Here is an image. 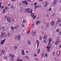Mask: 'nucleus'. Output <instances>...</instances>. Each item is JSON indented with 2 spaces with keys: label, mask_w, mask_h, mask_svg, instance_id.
<instances>
[{
  "label": "nucleus",
  "mask_w": 61,
  "mask_h": 61,
  "mask_svg": "<svg viewBox=\"0 0 61 61\" xmlns=\"http://www.w3.org/2000/svg\"><path fill=\"white\" fill-rule=\"evenodd\" d=\"M56 0H54L53 1V5H55V4H56Z\"/></svg>",
  "instance_id": "412c9836"
},
{
  "label": "nucleus",
  "mask_w": 61,
  "mask_h": 61,
  "mask_svg": "<svg viewBox=\"0 0 61 61\" xmlns=\"http://www.w3.org/2000/svg\"><path fill=\"white\" fill-rule=\"evenodd\" d=\"M32 11H33V10H30V14H31V16L33 17L34 16V14L32 12Z\"/></svg>",
  "instance_id": "423d86ee"
},
{
  "label": "nucleus",
  "mask_w": 61,
  "mask_h": 61,
  "mask_svg": "<svg viewBox=\"0 0 61 61\" xmlns=\"http://www.w3.org/2000/svg\"><path fill=\"white\" fill-rule=\"evenodd\" d=\"M11 28L12 30H14L15 29V27H13L12 26H11Z\"/></svg>",
  "instance_id": "393cba45"
},
{
  "label": "nucleus",
  "mask_w": 61,
  "mask_h": 61,
  "mask_svg": "<svg viewBox=\"0 0 61 61\" xmlns=\"http://www.w3.org/2000/svg\"><path fill=\"white\" fill-rule=\"evenodd\" d=\"M36 15L35 16H33V19H35L36 18Z\"/></svg>",
  "instance_id": "a878e982"
},
{
  "label": "nucleus",
  "mask_w": 61,
  "mask_h": 61,
  "mask_svg": "<svg viewBox=\"0 0 61 61\" xmlns=\"http://www.w3.org/2000/svg\"><path fill=\"white\" fill-rule=\"evenodd\" d=\"M14 8V6L13 5H12L11 7V8H12V9H13Z\"/></svg>",
  "instance_id": "a19ab883"
},
{
  "label": "nucleus",
  "mask_w": 61,
  "mask_h": 61,
  "mask_svg": "<svg viewBox=\"0 0 61 61\" xmlns=\"http://www.w3.org/2000/svg\"><path fill=\"white\" fill-rule=\"evenodd\" d=\"M39 1L40 2H41V1H42V0H39Z\"/></svg>",
  "instance_id": "338daca9"
},
{
  "label": "nucleus",
  "mask_w": 61,
  "mask_h": 61,
  "mask_svg": "<svg viewBox=\"0 0 61 61\" xmlns=\"http://www.w3.org/2000/svg\"><path fill=\"white\" fill-rule=\"evenodd\" d=\"M2 28L3 31L5 30V28L4 27H2Z\"/></svg>",
  "instance_id": "473e14b6"
},
{
  "label": "nucleus",
  "mask_w": 61,
  "mask_h": 61,
  "mask_svg": "<svg viewBox=\"0 0 61 61\" xmlns=\"http://www.w3.org/2000/svg\"><path fill=\"white\" fill-rule=\"evenodd\" d=\"M27 0H25L23 1L22 3L23 4H25L26 5H28V3L27 2Z\"/></svg>",
  "instance_id": "1a4fd4ad"
},
{
  "label": "nucleus",
  "mask_w": 61,
  "mask_h": 61,
  "mask_svg": "<svg viewBox=\"0 0 61 61\" xmlns=\"http://www.w3.org/2000/svg\"><path fill=\"white\" fill-rule=\"evenodd\" d=\"M10 58H13V57H14V56L13 55L11 54H10Z\"/></svg>",
  "instance_id": "4468645a"
},
{
  "label": "nucleus",
  "mask_w": 61,
  "mask_h": 61,
  "mask_svg": "<svg viewBox=\"0 0 61 61\" xmlns=\"http://www.w3.org/2000/svg\"><path fill=\"white\" fill-rule=\"evenodd\" d=\"M17 61H23V60L22 59H20L19 57H18L17 59Z\"/></svg>",
  "instance_id": "2eb2a0df"
},
{
  "label": "nucleus",
  "mask_w": 61,
  "mask_h": 61,
  "mask_svg": "<svg viewBox=\"0 0 61 61\" xmlns=\"http://www.w3.org/2000/svg\"><path fill=\"white\" fill-rule=\"evenodd\" d=\"M36 43H37V47H38V46H39V41H38V40H37L36 41Z\"/></svg>",
  "instance_id": "f8f14e48"
},
{
  "label": "nucleus",
  "mask_w": 61,
  "mask_h": 61,
  "mask_svg": "<svg viewBox=\"0 0 61 61\" xmlns=\"http://www.w3.org/2000/svg\"><path fill=\"white\" fill-rule=\"evenodd\" d=\"M36 34V32L35 31H33L32 33V34L33 36H35Z\"/></svg>",
  "instance_id": "6e6552de"
},
{
  "label": "nucleus",
  "mask_w": 61,
  "mask_h": 61,
  "mask_svg": "<svg viewBox=\"0 0 61 61\" xmlns=\"http://www.w3.org/2000/svg\"><path fill=\"white\" fill-rule=\"evenodd\" d=\"M5 41V39H4L3 40H2L1 41V42H0L1 45H3V44L4 43Z\"/></svg>",
  "instance_id": "0eeeda50"
},
{
  "label": "nucleus",
  "mask_w": 61,
  "mask_h": 61,
  "mask_svg": "<svg viewBox=\"0 0 61 61\" xmlns=\"http://www.w3.org/2000/svg\"><path fill=\"white\" fill-rule=\"evenodd\" d=\"M34 6H35V5H37V3H36V2H35L34 3Z\"/></svg>",
  "instance_id": "4c0bfd02"
},
{
  "label": "nucleus",
  "mask_w": 61,
  "mask_h": 61,
  "mask_svg": "<svg viewBox=\"0 0 61 61\" xmlns=\"http://www.w3.org/2000/svg\"><path fill=\"white\" fill-rule=\"evenodd\" d=\"M44 43H46V40H44Z\"/></svg>",
  "instance_id": "c03bdc74"
},
{
  "label": "nucleus",
  "mask_w": 61,
  "mask_h": 61,
  "mask_svg": "<svg viewBox=\"0 0 61 61\" xmlns=\"http://www.w3.org/2000/svg\"><path fill=\"white\" fill-rule=\"evenodd\" d=\"M30 30H29V31H28L27 34H29V33H30Z\"/></svg>",
  "instance_id": "79ce46f5"
},
{
  "label": "nucleus",
  "mask_w": 61,
  "mask_h": 61,
  "mask_svg": "<svg viewBox=\"0 0 61 61\" xmlns=\"http://www.w3.org/2000/svg\"><path fill=\"white\" fill-rule=\"evenodd\" d=\"M40 6H37V7L38 8H40Z\"/></svg>",
  "instance_id": "e2e57ef3"
},
{
  "label": "nucleus",
  "mask_w": 61,
  "mask_h": 61,
  "mask_svg": "<svg viewBox=\"0 0 61 61\" xmlns=\"http://www.w3.org/2000/svg\"><path fill=\"white\" fill-rule=\"evenodd\" d=\"M4 6H3L2 5L0 7V8H1L2 9L3 8H4Z\"/></svg>",
  "instance_id": "2f4dec72"
},
{
  "label": "nucleus",
  "mask_w": 61,
  "mask_h": 61,
  "mask_svg": "<svg viewBox=\"0 0 61 61\" xmlns=\"http://www.w3.org/2000/svg\"><path fill=\"white\" fill-rule=\"evenodd\" d=\"M41 56H42L41 57L42 58H43V57H44L45 56H44L43 54H42Z\"/></svg>",
  "instance_id": "72a5a7b5"
},
{
  "label": "nucleus",
  "mask_w": 61,
  "mask_h": 61,
  "mask_svg": "<svg viewBox=\"0 0 61 61\" xmlns=\"http://www.w3.org/2000/svg\"><path fill=\"white\" fill-rule=\"evenodd\" d=\"M2 5V2H0V5Z\"/></svg>",
  "instance_id": "6e6d98bb"
},
{
  "label": "nucleus",
  "mask_w": 61,
  "mask_h": 61,
  "mask_svg": "<svg viewBox=\"0 0 61 61\" xmlns=\"http://www.w3.org/2000/svg\"><path fill=\"white\" fill-rule=\"evenodd\" d=\"M57 32H58L59 31V29L56 30Z\"/></svg>",
  "instance_id": "37998d69"
},
{
  "label": "nucleus",
  "mask_w": 61,
  "mask_h": 61,
  "mask_svg": "<svg viewBox=\"0 0 61 61\" xmlns=\"http://www.w3.org/2000/svg\"><path fill=\"white\" fill-rule=\"evenodd\" d=\"M7 8H8L7 7H6L4 9H5V10H7Z\"/></svg>",
  "instance_id": "c9c22d12"
},
{
  "label": "nucleus",
  "mask_w": 61,
  "mask_h": 61,
  "mask_svg": "<svg viewBox=\"0 0 61 61\" xmlns=\"http://www.w3.org/2000/svg\"><path fill=\"white\" fill-rule=\"evenodd\" d=\"M22 27H25V26H24V24H22Z\"/></svg>",
  "instance_id": "a18cd8bd"
},
{
  "label": "nucleus",
  "mask_w": 61,
  "mask_h": 61,
  "mask_svg": "<svg viewBox=\"0 0 61 61\" xmlns=\"http://www.w3.org/2000/svg\"><path fill=\"white\" fill-rule=\"evenodd\" d=\"M54 24V21H52L51 22V25H53Z\"/></svg>",
  "instance_id": "b1692460"
},
{
  "label": "nucleus",
  "mask_w": 61,
  "mask_h": 61,
  "mask_svg": "<svg viewBox=\"0 0 61 61\" xmlns=\"http://www.w3.org/2000/svg\"><path fill=\"white\" fill-rule=\"evenodd\" d=\"M4 58L5 59H7V57L5 56L4 57Z\"/></svg>",
  "instance_id": "49530a36"
},
{
  "label": "nucleus",
  "mask_w": 61,
  "mask_h": 61,
  "mask_svg": "<svg viewBox=\"0 0 61 61\" xmlns=\"http://www.w3.org/2000/svg\"><path fill=\"white\" fill-rule=\"evenodd\" d=\"M6 37H7V35L5 34V33H1L0 37L1 38H3L4 37L6 38Z\"/></svg>",
  "instance_id": "f257e3e1"
},
{
  "label": "nucleus",
  "mask_w": 61,
  "mask_h": 61,
  "mask_svg": "<svg viewBox=\"0 0 61 61\" xmlns=\"http://www.w3.org/2000/svg\"><path fill=\"white\" fill-rule=\"evenodd\" d=\"M52 41V38H50L49 39V41L48 44V45H50V42H51V41Z\"/></svg>",
  "instance_id": "9b49d317"
},
{
  "label": "nucleus",
  "mask_w": 61,
  "mask_h": 61,
  "mask_svg": "<svg viewBox=\"0 0 61 61\" xmlns=\"http://www.w3.org/2000/svg\"><path fill=\"white\" fill-rule=\"evenodd\" d=\"M8 37H10V33H9L8 34Z\"/></svg>",
  "instance_id": "c85d7f7f"
},
{
  "label": "nucleus",
  "mask_w": 61,
  "mask_h": 61,
  "mask_svg": "<svg viewBox=\"0 0 61 61\" xmlns=\"http://www.w3.org/2000/svg\"><path fill=\"white\" fill-rule=\"evenodd\" d=\"M15 40L17 39L18 40H19L20 39V36L19 35L16 36L15 37Z\"/></svg>",
  "instance_id": "f03ea898"
},
{
  "label": "nucleus",
  "mask_w": 61,
  "mask_h": 61,
  "mask_svg": "<svg viewBox=\"0 0 61 61\" xmlns=\"http://www.w3.org/2000/svg\"><path fill=\"white\" fill-rule=\"evenodd\" d=\"M37 52L38 54H39V53L40 52V49H38L37 50Z\"/></svg>",
  "instance_id": "5701e85b"
},
{
  "label": "nucleus",
  "mask_w": 61,
  "mask_h": 61,
  "mask_svg": "<svg viewBox=\"0 0 61 61\" xmlns=\"http://www.w3.org/2000/svg\"><path fill=\"white\" fill-rule=\"evenodd\" d=\"M47 37V35H46L44 36V39H45V38H46Z\"/></svg>",
  "instance_id": "4be33fe9"
},
{
  "label": "nucleus",
  "mask_w": 61,
  "mask_h": 61,
  "mask_svg": "<svg viewBox=\"0 0 61 61\" xmlns=\"http://www.w3.org/2000/svg\"><path fill=\"white\" fill-rule=\"evenodd\" d=\"M45 56H46V57H47V53H46L45 55Z\"/></svg>",
  "instance_id": "09e8293b"
},
{
  "label": "nucleus",
  "mask_w": 61,
  "mask_h": 61,
  "mask_svg": "<svg viewBox=\"0 0 61 61\" xmlns=\"http://www.w3.org/2000/svg\"><path fill=\"white\" fill-rule=\"evenodd\" d=\"M57 41L55 43V45H57V43L58 44H59V42H60L59 38H57Z\"/></svg>",
  "instance_id": "7ed1b4c3"
},
{
  "label": "nucleus",
  "mask_w": 61,
  "mask_h": 61,
  "mask_svg": "<svg viewBox=\"0 0 61 61\" xmlns=\"http://www.w3.org/2000/svg\"><path fill=\"white\" fill-rule=\"evenodd\" d=\"M17 28H19V25H17Z\"/></svg>",
  "instance_id": "603ef678"
},
{
  "label": "nucleus",
  "mask_w": 61,
  "mask_h": 61,
  "mask_svg": "<svg viewBox=\"0 0 61 61\" xmlns=\"http://www.w3.org/2000/svg\"><path fill=\"white\" fill-rule=\"evenodd\" d=\"M50 10V11H51V10H52V9H51V8L49 9Z\"/></svg>",
  "instance_id": "13d9d810"
},
{
  "label": "nucleus",
  "mask_w": 61,
  "mask_h": 61,
  "mask_svg": "<svg viewBox=\"0 0 61 61\" xmlns=\"http://www.w3.org/2000/svg\"><path fill=\"white\" fill-rule=\"evenodd\" d=\"M5 51L4 50H3L2 51V52H1V54L3 55L4 54H5Z\"/></svg>",
  "instance_id": "ddd939ff"
},
{
  "label": "nucleus",
  "mask_w": 61,
  "mask_h": 61,
  "mask_svg": "<svg viewBox=\"0 0 61 61\" xmlns=\"http://www.w3.org/2000/svg\"><path fill=\"white\" fill-rule=\"evenodd\" d=\"M10 19H11V18L9 17H8L7 18V20L8 22H11V21H10Z\"/></svg>",
  "instance_id": "9d476101"
},
{
  "label": "nucleus",
  "mask_w": 61,
  "mask_h": 61,
  "mask_svg": "<svg viewBox=\"0 0 61 61\" xmlns=\"http://www.w3.org/2000/svg\"><path fill=\"white\" fill-rule=\"evenodd\" d=\"M35 9H36V8H37V5L35 6Z\"/></svg>",
  "instance_id": "e433bc0d"
},
{
  "label": "nucleus",
  "mask_w": 61,
  "mask_h": 61,
  "mask_svg": "<svg viewBox=\"0 0 61 61\" xmlns=\"http://www.w3.org/2000/svg\"><path fill=\"white\" fill-rule=\"evenodd\" d=\"M5 9H4L3 10V14H5Z\"/></svg>",
  "instance_id": "c756f323"
},
{
  "label": "nucleus",
  "mask_w": 61,
  "mask_h": 61,
  "mask_svg": "<svg viewBox=\"0 0 61 61\" xmlns=\"http://www.w3.org/2000/svg\"><path fill=\"white\" fill-rule=\"evenodd\" d=\"M42 5H44V4H45V2H43L42 3Z\"/></svg>",
  "instance_id": "774afa93"
},
{
  "label": "nucleus",
  "mask_w": 61,
  "mask_h": 61,
  "mask_svg": "<svg viewBox=\"0 0 61 61\" xmlns=\"http://www.w3.org/2000/svg\"><path fill=\"white\" fill-rule=\"evenodd\" d=\"M23 22L24 23H25V20H24L23 21Z\"/></svg>",
  "instance_id": "ea45409f"
},
{
  "label": "nucleus",
  "mask_w": 61,
  "mask_h": 61,
  "mask_svg": "<svg viewBox=\"0 0 61 61\" xmlns=\"http://www.w3.org/2000/svg\"><path fill=\"white\" fill-rule=\"evenodd\" d=\"M46 48L48 49L47 50V52H50V48H51V47L50 46H48L46 47Z\"/></svg>",
  "instance_id": "39448f33"
},
{
  "label": "nucleus",
  "mask_w": 61,
  "mask_h": 61,
  "mask_svg": "<svg viewBox=\"0 0 61 61\" xmlns=\"http://www.w3.org/2000/svg\"><path fill=\"white\" fill-rule=\"evenodd\" d=\"M41 29H44V27H43V26H42V27H41Z\"/></svg>",
  "instance_id": "5fc2aeb1"
},
{
  "label": "nucleus",
  "mask_w": 61,
  "mask_h": 61,
  "mask_svg": "<svg viewBox=\"0 0 61 61\" xmlns=\"http://www.w3.org/2000/svg\"><path fill=\"white\" fill-rule=\"evenodd\" d=\"M2 30V27H0V31Z\"/></svg>",
  "instance_id": "0e129e2a"
},
{
  "label": "nucleus",
  "mask_w": 61,
  "mask_h": 61,
  "mask_svg": "<svg viewBox=\"0 0 61 61\" xmlns=\"http://www.w3.org/2000/svg\"><path fill=\"white\" fill-rule=\"evenodd\" d=\"M57 56H59L60 55V51H58L57 52Z\"/></svg>",
  "instance_id": "a211bd4d"
},
{
  "label": "nucleus",
  "mask_w": 61,
  "mask_h": 61,
  "mask_svg": "<svg viewBox=\"0 0 61 61\" xmlns=\"http://www.w3.org/2000/svg\"><path fill=\"white\" fill-rule=\"evenodd\" d=\"M60 21H61V20H60V19H58L57 21V22L59 23L60 22Z\"/></svg>",
  "instance_id": "aec40b11"
},
{
  "label": "nucleus",
  "mask_w": 61,
  "mask_h": 61,
  "mask_svg": "<svg viewBox=\"0 0 61 61\" xmlns=\"http://www.w3.org/2000/svg\"><path fill=\"white\" fill-rule=\"evenodd\" d=\"M40 40H42V37H40L39 38Z\"/></svg>",
  "instance_id": "de8ad7c7"
},
{
  "label": "nucleus",
  "mask_w": 61,
  "mask_h": 61,
  "mask_svg": "<svg viewBox=\"0 0 61 61\" xmlns=\"http://www.w3.org/2000/svg\"><path fill=\"white\" fill-rule=\"evenodd\" d=\"M12 1H16V0H11Z\"/></svg>",
  "instance_id": "680f3d73"
},
{
  "label": "nucleus",
  "mask_w": 61,
  "mask_h": 61,
  "mask_svg": "<svg viewBox=\"0 0 61 61\" xmlns=\"http://www.w3.org/2000/svg\"><path fill=\"white\" fill-rule=\"evenodd\" d=\"M47 5V3H46L44 5L45 7H46Z\"/></svg>",
  "instance_id": "cd10ccee"
},
{
  "label": "nucleus",
  "mask_w": 61,
  "mask_h": 61,
  "mask_svg": "<svg viewBox=\"0 0 61 61\" xmlns=\"http://www.w3.org/2000/svg\"><path fill=\"white\" fill-rule=\"evenodd\" d=\"M5 19H7V17L6 16H5Z\"/></svg>",
  "instance_id": "58836bf2"
},
{
  "label": "nucleus",
  "mask_w": 61,
  "mask_h": 61,
  "mask_svg": "<svg viewBox=\"0 0 61 61\" xmlns=\"http://www.w3.org/2000/svg\"><path fill=\"white\" fill-rule=\"evenodd\" d=\"M48 26H49V23H47L46 25V27H48Z\"/></svg>",
  "instance_id": "bb28decb"
},
{
  "label": "nucleus",
  "mask_w": 61,
  "mask_h": 61,
  "mask_svg": "<svg viewBox=\"0 0 61 61\" xmlns=\"http://www.w3.org/2000/svg\"><path fill=\"white\" fill-rule=\"evenodd\" d=\"M34 56L35 57H36V54H35V55H34Z\"/></svg>",
  "instance_id": "69168bd1"
},
{
  "label": "nucleus",
  "mask_w": 61,
  "mask_h": 61,
  "mask_svg": "<svg viewBox=\"0 0 61 61\" xmlns=\"http://www.w3.org/2000/svg\"><path fill=\"white\" fill-rule=\"evenodd\" d=\"M35 60H37V59L36 58H35Z\"/></svg>",
  "instance_id": "052dcab7"
},
{
  "label": "nucleus",
  "mask_w": 61,
  "mask_h": 61,
  "mask_svg": "<svg viewBox=\"0 0 61 61\" xmlns=\"http://www.w3.org/2000/svg\"><path fill=\"white\" fill-rule=\"evenodd\" d=\"M11 21L12 22H14V20L13 19H12Z\"/></svg>",
  "instance_id": "8fccbe9b"
},
{
  "label": "nucleus",
  "mask_w": 61,
  "mask_h": 61,
  "mask_svg": "<svg viewBox=\"0 0 61 61\" xmlns=\"http://www.w3.org/2000/svg\"><path fill=\"white\" fill-rule=\"evenodd\" d=\"M56 60H57V59H56V57H55V61H56Z\"/></svg>",
  "instance_id": "4d7b16f0"
},
{
  "label": "nucleus",
  "mask_w": 61,
  "mask_h": 61,
  "mask_svg": "<svg viewBox=\"0 0 61 61\" xmlns=\"http://www.w3.org/2000/svg\"><path fill=\"white\" fill-rule=\"evenodd\" d=\"M29 10V8L25 9V13H27L28 12V13H29L30 12L29 11H28Z\"/></svg>",
  "instance_id": "20e7f679"
},
{
  "label": "nucleus",
  "mask_w": 61,
  "mask_h": 61,
  "mask_svg": "<svg viewBox=\"0 0 61 61\" xmlns=\"http://www.w3.org/2000/svg\"><path fill=\"white\" fill-rule=\"evenodd\" d=\"M22 54L23 55H25V52L24 51V50H22Z\"/></svg>",
  "instance_id": "f3484780"
},
{
  "label": "nucleus",
  "mask_w": 61,
  "mask_h": 61,
  "mask_svg": "<svg viewBox=\"0 0 61 61\" xmlns=\"http://www.w3.org/2000/svg\"><path fill=\"white\" fill-rule=\"evenodd\" d=\"M17 48V47L16 46H15L14 48V49L15 50V49H16Z\"/></svg>",
  "instance_id": "7c9ffc66"
},
{
  "label": "nucleus",
  "mask_w": 61,
  "mask_h": 61,
  "mask_svg": "<svg viewBox=\"0 0 61 61\" xmlns=\"http://www.w3.org/2000/svg\"><path fill=\"white\" fill-rule=\"evenodd\" d=\"M34 24L33 23L32 25V26H31L32 28H33L34 27Z\"/></svg>",
  "instance_id": "f704fd0d"
},
{
  "label": "nucleus",
  "mask_w": 61,
  "mask_h": 61,
  "mask_svg": "<svg viewBox=\"0 0 61 61\" xmlns=\"http://www.w3.org/2000/svg\"><path fill=\"white\" fill-rule=\"evenodd\" d=\"M53 55L54 56L55 55V52H54Z\"/></svg>",
  "instance_id": "864d4df0"
},
{
  "label": "nucleus",
  "mask_w": 61,
  "mask_h": 61,
  "mask_svg": "<svg viewBox=\"0 0 61 61\" xmlns=\"http://www.w3.org/2000/svg\"><path fill=\"white\" fill-rule=\"evenodd\" d=\"M28 43L29 45H31V42H30V41H28Z\"/></svg>",
  "instance_id": "6ab92c4d"
},
{
  "label": "nucleus",
  "mask_w": 61,
  "mask_h": 61,
  "mask_svg": "<svg viewBox=\"0 0 61 61\" xmlns=\"http://www.w3.org/2000/svg\"><path fill=\"white\" fill-rule=\"evenodd\" d=\"M55 15V14L53 13V14L52 15V16H54Z\"/></svg>",
  "instance_id": "bf43d9fd"
},
{
  "label": "nucleus",
  "mask_w": 61,
  "mask_h": 61,
  "mask_svg": "<svg viewBox=\"0 0 61 61\" xmlns=\"http://www.w3.org/2000/svg\"><path fill=\"white\" fill-rule=\"evenodd\" d=\"M40 23V21H37L36 22V25H39V24Z\"/></svg>",
  "instance_id": "dca6fc26"
},
{
  "label": "nucleus",
  "mask_w": 61,
  "mask_h": 61,
  "mask_svg": "<svg viewBox=\"0 0 61 61\" xmlns=\"http://www.w3.org/2000/svg\"><path fill=\"white\" fill-rule=\"evenodd\" d=\"M26 53H27V54H28V51H26Z\"/></svg>",
  "instance_id": "3c124183"
}]
</instances>
